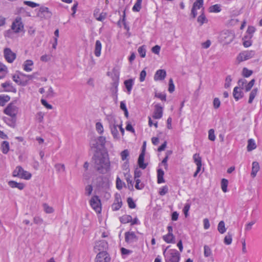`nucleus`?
<instances>
[{
    "label": "nucleus",
    "mask_w": 262,
    "mask_h": 262,
    "mask_svg": "<svg viewBox=\"0 0 262 262\" xmlns=\"http://www.w3.org/2000/svg\"><path fill=\"white\" fill-rule=\"evenodd\" d=\"M257 92H258V90H257V88L253 89L251 91V92L250 93V95H249V100H248L249 103H252L254 98L255 97V96H256V95L257 94Z\"/></svg>",
    "instance_id": "nucleus-34"
},
{
    "label": "nucleus",
    "mask_w": 262,
    "mask_h": 262,
    "mask_svg": "<svg viewBox=\"0 0 262 262\" xmlns=\"http://www.w3.org/2000/svg\"><path fill=\"white\" fill-rule=\"evenodd\" d=\"M193 159L194 163L197 166L196 173H199L202 167V160L199 154H195L193 156Z\"/></svg>",
    "instance_id": "nucleus-22"
},
{
    "label": "nucleus",
    "mask_w": 262,
    "mask_h": 262,
    "mask_svg": "<svg viewBox=\"0 0 262 262\" xmlns=\"http://www.w3.org/2000/svg\"><path fill=\"white\" fill-rule=\"evenodd\" d=\"M107 247V243L104 241H101L96 243L94 249L96 251H105Z\"/></svg>",
    "instance_id": "nucleus-21"
},
{
    "label": "nucleus",
    "mask_w": 262,
    "mask_h": 262,
    "mask_svg": "<svg viewBox=\"0 0 262 262\" xmlns=\"http://www.w3.org/2000/svg\"><path fill=\"white\" fill-rule=\"evenodd\" d=\"M138 52L141 57H145L146 55V49L144 46L140 47L138 49Z\"/></svg>",
    "instance_id": "nucleus-50"
},
{
    "label": "nucleus",
    "mask_w": 262,
    "mask_h": 262,
    "mask_svg": "<svg viewBox=\"0 0 262 262\" xmlns=\"http://www.w3.org/2000/svg\"><path fill=\"white\" fill-rule=\"evenodd\" d=\"M105 142V138L103 136H100L97 138V140L92 141L90 144L92 148L100 149L101 148L104 147Z\"/></svg>",
    "instance_id": "nucleus-8"
},
{
    "label": "nucleus",
    "mask_w": 262,
    "mask_h": 262,
    "mask_svg": "<svg viewBox=\"0 0 262 262\" xmlns=\"http://www.w3.org/2000/svg\"><path fill=\"white\" fill-rule=\"evenodd\" d=\"M174 85L173 84V80L172 78H170L169 81V88L168 91L171 93L174 91Z\"/></svg>",
    "instance_id": "nucleus-56"
},
{
    "label": "nucleus",
    "mask_w": 262,
    "mask_h": 262,
    "mask_svg": "<svg viewBox=\"0 0 262 262\" xmlns=\"http://www.w3.org/2000/svg\"><path fill=\"white\" fill-rule=\"evenodd\" d=\"M10 97L8 95H0V105L4 106L6 102L10 100Z\"/></svg>",
    "instance_id": "nucleus-36"
},
{
    "label": "nucleus",
    "mask_w": 262,
    "mask_h": 262,
    "mask_svg": "<svg viewBox=\"0 0 262 262\" xmlns=\"http://www.w3.org/2000/svg\"><path fill=\"white\" fill-rule=\"evenodd\" d=\"M23 28L24 25L21 21V18L17 17L12 24L11 29L15 33H18L21 31Z\"/></svg>",
    "instance_id": "nucleus-9"
},
{
    "label": "nucleus",
    "mask_w": 262,
    "mask_h": 262,
    "mask_svg": "<svg viewBox=\"0 0 262 262\" xmlns=\"http://www.w3.org/2000/svg\"><path fill=\"white\" fill-rule=\"evenodd\" d=\"M95 167L101 173H106L110 169L111 163L107 153L96 152L94 157Z\"/></svg>",
    "instance_id": "nucleus-1"
},
{
    "label": "nucleus",
    "mask_w": 262,
    "mask_h": 262,
    "mask_svg": "<svg viewBox=\"0 0 262 262\" xmlns=\"http://www.w3.org/2000/svg\"><path fill=\"white\" fill-rule=\"evenodd\" d=\"M111 129V133L115 139H119L120 136L118 128H119V125H116L110 128Z\"/></svg>",
    "instance_id": "nucleus-28"
},
{
    "label": "nucleus",
    "mask_w": 262,
    "mask_h": 262,
    "mask_svg": "<svg viewBox=\"0 0 262 262\" xmlns=\"http://www.w3.org/2000/svg\"><path fill=\"white\" fill-rule=\"evenodd\" d=\"M255 31V29L253 26L248 27L247 30L246 32V34H249V36L248 37L249 39H251L253 37V34Z\"/></svg>",
    "instance_id": "nucleus-47"
},
{
    "label": "nucleus",
    "mask_w": 262,
    "mask_h": 262,
    "mask_svg": "<svg viewBox=\"0 0 262 262\" xmlns=\"http://www.w3.org/2000/svg\"><path fill=\"white\" fill-rule=\"evenodd\" d=\"M56 170L59 173H62L65 171V166L63 164L57 163L54 166Z\"/></svg>",
    "instance_id": "nucleus-38"
},
{
    "label": "nucleus",
    "mask_w": 262,
    "mask_h": 262,
    "mask_svg": "<svg viewBox=\"0 0 262 262\" xmlns=\"http://www.w3.org/2000/svg\"><path fill=\"white\" fill-rule=\"evenodd\" d=\"M4 55L5 59L9 63H12L16 57V54L13 52L10 48L4 49Z\"/></svg>",
    "instance_id": "nucleus-10"
},
{
    "label": "nucleus",
    "mask_w": 262,
    "mask_h": 262,
    "mask_svg": "<svg viewBox=\"0 0 262 262\" xmlns=\"http://www.w3.org/2000/svg\"><path fill=\"white\" fill-rule=\"evenodd\" d=\"M167 247L163 252L165 262H179L180 254L176 249H170L167 251Z\"/></svg>",
    "instance_id": "nucleus-2"
},
{
    "label": "nucleus",
    "mask_w": 262,
    "mask_h": 262,
    "mask_svg": "<svg viewBox=\"0 0 262 262\" xmlns=\"http://www.w3.org/2000/svg\"><path fill=\"white\" fill-rule=\"evenodd\" d=\"M106 119L109 124V127L119 125L120 124L119 120L117 119L114 116L108 115L106 117Z\"/></svg>",
    "instance_id": "nucleus-16"
},
{
    "label": "nucleus",
    "mask_w": 262,
    "mask_h": 262,
    "mask_svg": "<svg viewBox=\"0 0 262 262\" xmlns=\"http://www.w3.org/2000/svg\"><path fill=\"white\" fill-rule=\"evenodd\" d=\"M217 230L221 234L224 233L226 231L225 223L224 221H220L217 226Z\"/></svg>",
    "instance_id": "nucleus-35"
},
{
    "label": "nucleus",
    "mask_w": 262,
    "mask_h": 262,
    "mask_svg": "<svg viewBox=\"0 0 262 262\" xmlns=\"http://www.w3.org/2000/svg\"><path fill=\"white\" fill-rule=\"evenodd\" d=\"M24 4L31 7L35 8L39 6V4L31 1H24Z\"/></svg>",
    "instance_id": "nucleus-57"
},
{
    "label": "nucleus",
    "mask_w": 262,
    "mask_h": 262,
    "mask_svg": "<svg viewBox=\"0 0 262 262\" xmlns=\"http://www.w3.org/2000/svg\"><path fill=\"white\" fill-rule=\"evenodd\" d=\"M146 76V71L144 70H142L140 74V77H139L140 81L141 82H143V81H144Z\"/></svg>",
    "instance_id": "nucleus-64"
},
{
    "label": "nucleus",
    "mask_w": 262,
    "mask_h": 262,
    "mask_svg": "<svg viewBox=\"0 0 262 262\" xmlns=\"http://www.w3.org/2000/svg\"><path fill=\"white\" fill-rule=\"evenodd\" d=\"M138 239V237L134 232H126L125 233V242L129 243H133L136 242Z\"/></svg>",
    "instance_id": "nucleus-14"
},
{
    "label": "nucleus",
    "mask_w": 262,
    "mask_h": 262,
    "mask_svg": "<svg viewBox=\"0 0 262 262\" xmlns=\"http://www.w3.org/2000/svg\"><path fill=\"white\" fill-rule=\"evenodd\" d=\"M2 86L5 89V91L16 93V90L13 87L12 84L9 82H6L2 84Z\"/></svg>",
    "instance_id": "nucleus-23"
},
{
    "label": "nucleus",
    "mask_w": 262,
    "mask_h": 262,
    "mask_svg": "<svg viewBox=\"0 0 262 262\" xmlns=\"http://www.w3.org/2000/svg\"><path fill=\"white\" fill-rule=\"evenodd\" d=\"M209 10L210 12H219L221 11V9L220 8V5L218 4H216L214 5H213L209 7Z\"/></svg>",
    "instance_id": "nucleus-43"
},
{
    "label": "nucleus",
    "mask_w": 262,
    "mask_h": 262,
    "mask_svg": "<svg viewBox=\"0 0 262 262\" xmlns=\"http://www.w3.org/2000/svg\"><path fill=\"white\" fill-rule=\"evenodd\" d=\"M247 83V81L245 79H241L238 81L237 87H239L241 89H244L245 85Z\"/></svg>",
    "instance_id": "nucleus-55"
},
{
    "label": "nucleus",
    "mask_w": 262,
    "mask_h": 262,
    "mask_svg": "<svg viewBox=\"0 0 262 262\" xmlns=\"http://www.w3.org/2000/svg\"><path fill=\"white\" fill-rule=\"evenodd\" d=\"M163 116V107L159 104H156L152 118L155 119H159Z\"/></svg>",
    "instance_id": "nucleus-15"
},
{
    "label": "nucleus",
    "mask_w": 262,
    "mask_h": 262,
    "mask_svg": "<svg viewBox=\"0 0 262 262\" xmlns=\"http://www.w3.org/2000/svg\"><path fill=\"white\" fill-rule=\"evenodd\" d=\"M232 81V78L230 75H228L226 77L225 79V82L224 87L226 89L229 88L231 85V82Z\"/></svg>",
    "instance_id": "nucleus-52"
},
{
    "label": "nucleus",
    "mask_w": 262,
    "mask_h": 262,
    "mask_svg": "<svg viewBox=\"0 0 262 262\" xmlns=\"http://www.w3.org/2000/svg\"><path fill=\"white\" fill-rule=\"evenodd\" d=\"M54 42L53 43V45H52V48L53 49H55L56 48V46L57 45V39H58V37H59V30L58 29H56L54 33Z\"/></svg>",
    "instance_id": "nucleus-42"
},
{
    "label": "nucleus",
    "mask_w": 262,
    "mask_h": 262,
    "mask_svg": "<svg viewBox=\"0 0 262 262\" xmlns=\"http://www.w3.org/2000/svg\"><path fill=\"white\" fill-rule=\"evenodd\" d=\"M129 152L127 149L123 150L120 154L122 160L125 161L126 160L127 157L129 156Z\"/></svg>",
    "instance_id": "nucleus-51"
},
{
    "label": "nucleus",
    "mask_w": 262,
    "mask_h": 262,
    "mask_svg": "<svg viewBox=\"0 0 262 262\" xmlns=\"http://www.w3.org/2000/svg\"><path fill=\"white\" fill-rule=\"evenodd\" d=\"M228 181L226 179H223L221 181V188L224 192L227 191Z\"/></svg>",
    "instance_id": "nucleus-41"
},
{
    "label": "nucleus",
    "mask_w": 262,
    "mask_h": 262,
    "mask_svg": "<svg viewBox=\"0 0 262 262\" xmlns=\"http://www.w3.org/2000/svg\"><path fill=\"white\" fill-rule=\"evenodd\" d=\"M123 183L121 180V179L119 177H117V179H116V187H117V188L119 190L121 189L123 187Z\"/></svg>",
    "instance_id": "nucleus-61"
},
{
    "label": "nucleus",
    "mask_w": 262,
    "mask_h": 262,
    "mask_svg": "<svg viewBox=\"0 0 262 262\" xmlns=\"http://www.w3.org/2000/svg\"><path fill=\"white\" fill-rule=\"evenodd\" d=\"M110 258L106 251L99 252L96 256V262H109Z\"/></svg>",
    "instance_id": "nucleus-11"
},
{
    "label": "nucleus",
    "mask_w": 262,
    "mask_h": 262,
    "mask_svg": "<svg viewBox=\"0 0 262 262\" xmlns=\"http://www.w3.org/2000/svg\"><path fill=\"white\" fill-rule=\"evenodd\" d=\"M33 78L32 75H27L21 73H18L13 75L12 79L17 84L26 85L28 81Z\"/></svg>",
    "instance_id": "nucleus-3"
},
{
    "label": "nucleus",
    "mask_w": 262,
    "mask_h": 262,
    "mask_svg": "<svg viewBox=\"0 0 262 262\" xmlns=\"http://www.w3.org/2000/svg\"><path fill=\"white\" fill-rule=\"evenodd\" d=\"M252 73V71L249 70L246 68H244L243 69L242 74L245 77H249Z\"/></svg>",
    "instance_id": "nucleus-49"
},
{
    "label": "nucleus",
    "mask_w": 262,
    "mask_h": 262,
    "mask_svg": "<svg viewBox=\"0 0 262 262\" xmlns=\"http://www.w3.org/2000/svg\"><path fill=\"white\" fill-rule=\"evenodd\" d=\"M1 149L3 154H6L9 150V143L7 141H3L1 144Z\"/></svg>",
    "instance_id": "nucleus-31"
},
{
    "label": "nucleus",
    "mask_w": 262,
    "mask_h": 262,
    "mask_svg": "<svg viewBox=\"0 0 262 262\" xmlns=\"http://www.w3.org/2000/svg\"><path fill=\"white\" fill-rule=\"evenodd\" d=\"M206 17L203 13L201 14L198 18V21L200 23V25H203L206 22Z\"/></svg>",
    "instance_id": "nucleus-58"
},
{
    "label": "nucleus",
    "mask_w": 262,
    "mask_h": 262,
    "mask_svg": "<svg viewBox=\"0 0 262 262\" xmlns=\"http://www.w3.org/2000/svg\"><path fill=\"white\" fill-rule=\"evenodd\" d=\"M168 189L167 186H164L160 188L159 194L161 195H165L168 192Z\"/></svg>",
    "instance_id": "nucleus-62"
},
{
    "label": "nucleus",
    "mask_w": 262,
    "mask_h": 262,
    "mask_svg": "<svg viewBox=\"0 0 262 262\" xmlns=\"http://www.w3.org/2000/svg\"><path fill=\"white\" fill-rule=\"evenodd\" d=\"M127 201L130 208L133 209L136 207V204L132 198H128Z\"/></svg>",
    "instance_id": "nucleus-60"
},
{
    "label": "nucleus",
    "mask_w": 262,
    "mask_h": 262,
    "mask_svg": "<svg viewBox=\"0 0 262 262\" xmlns=\"http://www.w3.org/2000/svg\"><path fill=\"white\" fill-rule=\"evenodd\" d=\"M203 2L204 0H196L194 3L191 12V15L193 18H195L197 15L196 10L203 7Z\"/></svg>",
    "instance_id": "nucleus-12"
},
{
    "label": "nucleus",
    "mask_w": 262,
    "mask_h": 262,
    "mask_svg": "<svg viewBox=\"0 0 262 262\" xmlns=\"http://www.w3.org/2000/svg\"><path fill=\"white\" fill-rule=\"evenodd\" d=\"M142 0H137L136 3L133 7V11L134 12H139L141 8V3Z\"/></svg>",
    "instance_id": "nucleus-40"
},
{
    "label": "nucleus",
    "mask_w": 262,
    "mask_h": 262,
    "mask_svg": "<svg viewBox=\"0 0 262 262\" xmlns=\"http://www.w3.org/2000/svg\"><path fill=\"white\" fill-rule=\"evenodd\" d=\"M120 222L123 224H126L132 222V216L129 215H124L120 219Z\"/></svg>",
    "instance_id": "nucleus-39"
},
{
    "label": "nucleus",
    "mask_w": 262,
    "mask_h": 262,
    "mask_svg": "<svg viewBox=\"0 0 262 262\" xmlns=\"http://www.w3.org/2000/svg\"><path fill=\"white\" fill-rule=\"evenodd\" d=\"M254 83L255 80L254 79H252L249 83L246 84L244 89H245L246 92L249 91L254 85Z\"/></svg>",
    "instance_id": "nucleus-45"
},
{
    "label": "nucleus",
    "mask_w": 262,
    "mask_h": 262,
    "mask_svg": "<svg viewBox=\"0 0 262 262\" xmlns=\"http://www.w3.org/2000/svg\"><path fill=\"white\" fill-rule=\"evenodd\" d=\"M122 205V202L120 195L116 194L114 202L112 205V210L113 211L118 210L121 207Z\"/></svg>",
    "instance_id": "nucleus-13"
},
{
    "label": "nucleus",
    "mask_w": 262,
    "mask_h": 262,
    "mask_svg": "<svg viewBox=\"0 0 262 262\" xmlns=\"http://www.w3.org/2000/svg\"><path fill=\"white\" fill-rule=\"evenodd\" d=\"M204 254L206 257H209L212 255V251L210 247L207 245L204 246Z\"/></svg>",
    "instance_id": "nucleus-44"
},
{
    "label": "nucleus",
    "mask_w": 262,
    "mask_h": 262,
    "mask_svg": "<svg viewBox=\"0 0 262 262\" xmlns=\"http://www.w3.org/2000/svg\"><path fill=\"white\" fill-rule=\"evenodd\" d=\"M233 96L236 101H237L243 97L244 93L239 87H235L234 88Z\"/></svg>",
    "instance_id": "nucleus-18"
},
{
    "label": "nucleus",
    "mask_w": 262,
    "mask_h": 262,
    "mask_svg": "<svg viewBox=\"0 0 262 262\" xmlns=\"http://www.w3.org/2000/svg\"><path fill=\"white\" fill-rule=\"evenodd\" d=\"M163 239L167 243H175V236L173 234L167 233L163 236Z\"/></svg>",
    "instance_id": "nucleus-26"
},
{
    "label": "nucleus",
    "mask_w": 262,
    "mask_h": 262,
    "mask_svg": "<svg viewBox=\"0 0 262 262\" xmlns=\"http://www.w3.org/2000/svg\"><path fill=\"white\" fill-rule=\"evenodd\" d=\"M243 40V46L245 48H248L251 46V45H252L251 39H249V38H248V40Z\"/></svg>",
    "instance_id": "nucleus-63"
},
{
    "label": "nucleus",
    "mask_w": 262,
    "mask_h": 262,
    "mask_svg": "<svg viewBox=\"0 0 262 262\" xmlns=\"http://www.w3.org/2000/svg\"><path fill=\"white\" fill-rule=\"evenodd\" d=\"M124 84L126 89L127 93L129 95L131 93L133 85H134V79H129L124 81Z\"/></svg>",
    "instance_id": "nucleus-19"
},
{
    "label": "nucleus",
    "mask_w": 262,
    "mask_h": 262,
    "mask_svg": "<svg viewBox=\"0 0 262 262\" xmlns=\"http://www.w3.org/2000/svg\"><path fill=\"white\" fill-rule=\"evenodd\" d=\"M90 205L92 208L97 213H100L101 211V202L98 196H93L90 201Z\"/></svg>",
    "instance_id": "nucleus-7"
},
{
    "label": "nucleus",
    "mask_w": 262,
    "mask_h": 262,
    "mask_svg": "<svg viewBox=\"0 0 262 262\" xmlns=\"http://www.w3.org/2000/svg\"><path fill=\"white\" fill-rule=\"evenodd\" d=\"M13 176L26 180H29L31 177V174L24 170L21 166L16 167V169L13 172Z\"/></svg>",
    "instance_id": "nucleus-4"
},
{
    "label": "nucleus",
    "mask_w": 262,
    "mask_h": 262,
    "mask_svg": "<svg viewBox=\"0 0 262 262\" xmlns=\"http://www.w3.org/2000/svg\"><path fill=\"white\" fill-rule=\"evenodd\" d=\"M102 49V44L101 42L97 40L96 41L94 54L96 57H99L101 55V51Z\"/></svg>",
    "instance_id": "nucleus-25"
},
{
    "label": "nucleus",
    "mask_w": 262,
    "mask_h": 262,
    "mask_svg": "<svg viewBox=\"0 0 262 262\" xmlns=\"http://www.w3.org/2000/svg\"><path fill=\"white\" fill-rule=\"evenodd\" d=\"M9 185L12 188H17L19 190H22L24 188V184L21 183H17L14 181H10L8 182Z\"/></svg>",
    "instance_id": "nucleus-27"
},
{
    "label": "nucleus",
    "mask_w": 262,
    "mask_h": 262,
    "mask_svg": "<svg viewBox=\"0 0 262 262\" xmlns=\"http://www.w3.org/2000/svg\"><path fill=\"white\" fill-rule=\"evenodd\" d=\"M144 156H145V153L144 150H142L141 153L140 154L138 160V164L140 168H142V169H144L146 168L147 164L144 163Z\"/></svg>",
    "instance_id": "nucleus-20"
},
{
    "label": "nucleus",
    "mask_w": 262,
    "mask_h": 262,
    "mask_svg": "<svg viewBox=\"0 0 262 262\" xmlns=\"http://www.w3.org/2000/svg\"><path fill=\"white\" fill-rule=\"evenodd\" d=\"M213 107L215 109L218 108L221 105L220 100L218 98H215L213 102Z\"/></svg>",
    "instance_id": "nucleus-59"
},
{
    "label": "nucleus",
    "mask_w": 262,
    "mask_h": 262,
    "mask_svg": "<svg viewBox=\"0 0 262 262\" xmlns=\"http://www.w3.org/2000/svg\"><path fill=\"white\" fill-rule=\"evenodd\" d=\"M164 172L162 169H158L157 170V182L158 183L160 184L165 182L164 179Z\"/></svg>",
    "instance_id": "nucleus-30"
},
{
    "label": "nucleus",
    "mask_w": 262,
    "mask_h": 262,
    "mask_svg": "<svg viewBox=\"0 0 262 262\" xmlns=\"http://www.w3.org/2000/svg\"><path fill=\"white\" fill-rule=\"evenodd\" d=\"M18 107L13 103H11L4 110V113L10 116L13 119L15 118L18 113Z\"/></svg>",
    "instance_id": "nucleus-6"
},
{
    "label": "nucleus",
    "mask_w": 262,
    "mask_h": 262,
    "mask_svg": "<svg viewBox=\"0 0 262 262\" xmlns=\"http://www.w3.org/2000/svg\"><path fill=\"white\" fill-rule=\"evenodd\" d=\"M93 188L92 185H87L84 188V194L86 195L90 196L93 191Z\"/></svg>",
    "instance_id": "nucleus-46"
},
{
    "label": "nucleus",
    "mask_w": 262,
    "mask_h": 262,
    "mask_svg": "<svg viewBox=\"0 0 262 262\" xmlns=\"http://www.w3.org/2000/svg\"><path fill=\"white\" fill-rule=\"evenodd\" d=\"M125 179L128 184V187L129 189L132 190L133 189L134 183L131 179L132 177L129 174L126 173L125 175Z\"/></svg>",
    "instance_id": "nucleus-37"
},
{
    "label": "nucleus",
    "mask_w": 262,
    "mask_h": 262,
    "mask_svg": "<svg viewBox=\"0 0 262 262\" xmlns=\"http://www.w3.org/2000/svg\"><path fill=\"white\" fill-rule=\"evenodd\" d=\"M166 76V72L164 70H158L154 75V80L155 81L162 80L164 79Z\"/></svg>",
    "instance_id": "nucleus-17"
},
{
    "label": "nucleus",
    "mask_w": 262,
    "mask_h": 262,
    "mask_svg": "<svg viewBox=\"0 0 262 262\" xmlns=\"http://www.w3.org/2000/svg\"><path fill=\"white\" fill-rule=\"evenodd\" d=\"M208 139L211 141H214L215 139V136L214 134V130L213 129H209L208 132Z\"/></svg>",
    "instance_id": "nucleus-54"
},
{
    "label": "nucleus",
    "mask_w": 262,
    "mask_h": 262,
    "mask_svg": "<svg viewBox=\"0 0 262 262\" xmlns=\"http://www.w3.org/2000/svg\"><path fill=\"white\" fill-rule=\"evenodd\" d=\"M232 241V235L228 233V234L225 237L224 243L226 245H229L231 244Z\"/></svg>",
    "instance_id": "nucleus-53"
},
{
    "label": "nucleus",
    "mask_w": 262,
    "mask_h": 262,
    "mask_svg": "<svg viewBox=\"0 0 262 262\" xmlns=\"http://www.w3.org/2000/svg\"><path fill=\"white\" fill-rule=\"evenodd\" d=\"M96 129L99 134H103L104 132L103 126L101 122H98L96 123Z\"/></svg>",
    "instance_id": "nucleus-48"
},
{
    "label": "nucleus",
    "mask_w": 262,
    "mask_h": 262,
    "mask_svg": "<svg viewBox=\"0 0 262 262\" xmlns=\"http://www.w3.org/2000/svg\"><path fill=\"white\" fill-rule=\"evenodd\" d=\"M33 64V62L31 60H26L24 64V69L27 72H30L32 71V68H30Z\"/></svg>",
    "instance_id": "nucleus-33"
},
{
    "label": "nucleus",
    "mask_w": 262,
    "mask_h": 262,
    "mask_svg": "<svg viewBox=\"0 0 262 262\" xmlns=\"http://www.w3.org/2000/svg\"><path fill=\"white\" fill-rule=\"evenodd\" d=\"M254 55L255 51L246 50L241 52L237 56L236 59L238 62H241L253 58Z\"/></svg>",
    "instance_id": "nucleus-5"
},
{
    "label": "nucleus",
    "mask_w": 262,
    "mask_h": 262,
    "mask_svg": "<svg viewBox=\"0 0 262 262\" xmlns=\"http://www.w3.org/2000/svg\"><path fill=\"white\" fill-rule=\"evenodd\" d=\"M256 148V145L255 143V141L253 139H250L248 140V145H247V150L248 151H251Z\"/></svg>",
    "instance_id": "nucleus-32"
},
{
    "label": "nucleus",
    "mask_w": 262,
    "mask_h": 262,
    "mask_svg": "<svg viewBox=\"0 0 262 262\" xmlns=\"http://www.w3.org/2000/svg\"><path fill=\"white\" fill-rule=\"evenodd\" d=\"M8 72L7 67L3 63L0 62V79L4 78Z\"/></svg>",
    "instance_id": "nucleus-29"
},
{
    "label": "nucleus",
    "mask_w": 262,
    "mask_h": 262,
    "mask_svg": "<svg viewBox=\"0 0 262 262\" xmlns=\"http://www.w3.org/2000/svg\"><path fill=\"white\" fill-rule=\"evenodd\" d=\"M259 168V165L257 162L255 161L252 163V171L251 172V176L252 178H254L256 177Z\"/></svg>",
    "instance_id": "nucleus-24"
}]
</instances>
